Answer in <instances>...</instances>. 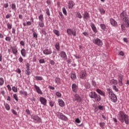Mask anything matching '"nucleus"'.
Returning <instances> with one entry per match:
<instances>
[{
    "instance_id": "f257e3e1",
    "label": "nucleus",
    "mask_w": 129,
    "mask_h": 129,
    "mask_svg": "<svg viewBox=\"0 0 129 129\" xmlns=\"http://www.w3.org/2000/svg\"><path fill=\"white\" fill-rule=\"evenodd\" d=\"M120 18L122 20V23L121 25V29L122 31H124L125 28L129 27V18L126 15V12L123 11L120 15Z\"/></svg>"
},
{
    "instance_id": "f03ea898",
    "label": "nucleus",
    "mask_w": 129,
    "mask_h": 129,
    "mask_svg": "<svg viewBox=\"0 0 129 129\" xmlns=\"http://www.w3.org/2000/svg\"><path fill=\"white\" fill-rule=\"evenodd\" d=\"M117 117L121 123L125 122V124H129L128 115L124 113L122 111H120L118 112Z\"/></svg>"
},
{
    "instance_id": "7ed1b4c3",
    "label": "nucleus",
    "mask_w": 129,
    "mask_h": 129,
    "mask_svg": "<svg viewBox=\"0 0 129 129\" xmlns=\"http://www.w3.org/2000/svg\"><path fill=\"white\" fill-rule=\"evenodd\" d=\"M107 91L109 94V97L111 99V101L114 103H115V102L117 101V97H116V95L113 93L112 90L108 88L107 89Z\"/></svg>"
},
{
    "instance_id": "20e7f679",
    "label": "nucleus",
    "mask_w": 129,
    "mask_h": 129,
    "mask_svg": "<svg viewBox=\"0 0 129 129\" xmlns=\"http://www.w3.org/2000/svg\"><path fill=\"white\" fill-rule=\"evenodd\" d=\"M31 118L33 120V122H34V123H42L43 122L42 118L36 114L31 115Z\"/></svg>"
},
{
    "instance_id": "39448f33",
    "label": "nucleus",
    "mask_w": 129,
    "mask_h": 129,
    "mask_svg": "<svg viewBox=\"0 0 129 129\" xmlns=\"http://www.w3.org/2000/svg\"><path fill=\"white\" fill-rule=\"evenodd\" d=\"M56 116H57V117L61 120H64L66 121V120H68V118L65 115L63 114V113L60 112H56Z\"/></svg>"
},
{
    "instance_id": "423d86ee",
    "label": "nucleus",
    "mask_w": 129,
    "mask_h": 129,
    "mask_svg": "<svg viewBox=\"0 0 129 129\" xmlns=\"http://www.w3.org/2000/svg\"><path fill=\"white\" fill-rule=\"evenodd\" d=\"M93 43L95 44V45H97L98 46H102L103 43H102V41L100 40V39L98 38H94L92 39Z\"/></svg>"
},
{
    "instance_id": "0eeeda50",
    "label": "nucleus",
    "mask_w": 129,
    "mask_h": 129,
    "mask_svg": "<svg viewBox=\"0 0 129 129\" xmlns=\"http://www.w3.org/2000/svg\"><path fill=\"white\" fill-rule=\"evenodd\" d=\"M39 101L41 103V104H42V105H44V106L47 105V99L43 97H39Z\"/></svg>"
},
{
    "instance_id": "6e6552de",
    "label": "nucleus",
    "mask_w": 129,
    "mask_h": 129,
    "mask_svg": "<svg viewBox=\"0 0 129 129\" xmlns=\"http://www.w3.org/2000/svg\"><path fill=\"white\" fill-rule=\"evenodd\" d=\"M82 16L84 20H89V19H90L89 13H88L87 11H84V13L82 14Z\"/></svg>"
},
{
    "instance_id": "1a4fd4ad",
    "label": "nucleus",
    "mask_w": 129,
    "mask_h": 129,
    "mask_svg": "<svg viewBox=\"0 0 129 129\" xmlns=\"http://www.w3.org/2000/svg\"><path fill=\"white\" fill-rule=\"evenodd\" d=\"M67 33L68 35L74 36V37H76V31H74L71 29H68L67 30Z\"/></svg>"
},
{
    "instance_id": "9d476101",
    "label": "nucleus",
    "mask_w": 129,
    "mask_h": 129,
    "mask_svg": "<svg viewBox=\"0 0 129 129\" xmlns=\"http://www.w3.org/2000/svg\"><path fill=\"white\" fill-rule=\"evenodd\" d=\"M59 56L62 60H67V54H66V52H65V51H61L59 54Z\"/></svg>"
},
{
    "instance_id": "9b49d317",
    "label": "nucleus",
    "mask_w": 129,
    "mask_h": 129,
    "mask_svg": "<svg viewBox=\"0 0 129 129\" xmlns=\"http://www.w3.org/2000/svg\"><path fill=\"white\" fill-rule=\"evenodd\" d=\"M123 79V76L122 74H119L118 75V81L119 86H122V79Z\"/></svg>"
},
{
    "instance_id": "f8f14e48",
    "label": "nucleus",
    "mask_w": 129,
    "mask_h": 129,
    "mask_svg": "<svg viewBox=\"0 0 129 129\" xmlns=\"http://www.w3.org/2000/svg\"><path fill=\"white\" fill-rule=\"evenodd\" d=\"M80 78L81 79H85L86 78V71H81L80 74Z\"/></svg>"
},
{
    "instance_id": "ddd939ff",
    "label": "nucleus",
    "mask_w": 129,
    "mask_h": 129,
    "mask_svg": "<svg viewBox=\"0 0 129 129\" xmlns=\"http://www.w3.org/2000/svg\"><path fill=\"white\" fill-rule=\"evenodd\" d=\"M43 53L44 55H51L52 54V50L51 49L46 48L43 50Z\"/></svg>"
},
{
    "instance_id": "4468645a",
    "label": "nucleus",
    "mask_w": 129,
    "mask_h": 129,
    "mask_svg": "<svg viewBox=\"0 0 129 129\" xmlns=\"http://www.w3.org/2000/svg\"><path fill=\"white\" fill-rule=\"evenodd\" d=\"M34 88L36 90L37 93L41 95L43 94V92H42V90H41V89H40L39 86H37L36 85H34Z\"/></svg>"
},
{
    "instance_id": "2eb2a0df",
    "label": "nucleus",
    "mask_w": 129,
    "mask_h": 129,
    "mask_svg": "<svg viewBox=\"0 0 129 129\" xmlns=\"http://www.w3.org/2000/svg\"><path fill=\"white\" fill-rule=\"evenodd\" d=\"M109 21L111 25H112L113 27H116V26H117V22H116L114 19L110 18Z\"/></svg>"
},
{
    "instance_id": "dca6fc26",
    "label": "nucleus",
    "mask_w": 129,
    "mask_h": 129,
    "mask_svg": "<svg viewBox=\"0 0 129 129\" xmlns=\"http://www.w3.org/2000/svg\"><path fill=\"white\" fill-rule=\"evenodd\" d=\"M72 90H73V92H75V93H76V92H77V91L78 90V86H77L76 84H73L72 85Z\"/></svg>"
},
{
    "instance_id": "f3484780",
    "label": "nucleus",
    "mask_w": 129,
    "mask_h": 129,
    "mask_svg": "<svg viewBox=\"0 0 129 129\" xmlns=\"http://www.w3.org/2000/svg\"><path fill=\"white\" fill-rule=\"evenodd\" d=\"M58 103L59 106H60L61 107H64V106H65V103L64 102V101H63V100L59 99L58 100Z\"/></svg>"
},
{
    "instance_id": "a211bd4d",
    "label": "nucleus",
    "mask_w": 129,
    "mask_h": 129,
    "mask_svg": "<svg viewBox=\"0 0 129 129\" xmlns=\"http://www.w3.org/2000/svg\"><path fill=\"white\" fill-rule=\"evenodd\" d=\"M91 28H92V30L94 33H97V29L96 28V27L95 26V25L94 24V23H91Z\"/></svg>"
},
{
    "instance_id": "6ab92c4d",
    "label": "nucleus",
    "mask_w": 129,
    "mask_h": 129,
    "mask_svg": "<svg viewBox=\"0 0 129 129\" xmlns=\"http://www.w3.org/2000/svg\"><path fill=\"white\" fill-rule=\"evenodd\" d=\"M97 94L95 92H91L89 94V96L90 97V98L94 99Z\"/></svg>"
},
{
    "instance_id": "aec40b11",
    "label": "nucleus",
    "mask_w": 129,
    "mask_h": 129,
    "mask_svg": "<svg viewBox=\"0 0 129 129\" xmlns=\"http://www.w3.org/2000/svg\"><path fill=\"white\" fill-rule=\"evenodd\" d=\"M94 99L96 102H99L101 100V97L99 95L97 94Z\"/></svg>"
},
{
    "instance_id": "412c9836",
    "label": "nucleus",
    "mask_w": 129,
    "mask_h": 129,
    "mask_svg": "<svg viewBox=\"0 0 129 129\" xmlns=\"http://www.w3.org/2000/svg\"><path fill=\"white\" fill-rule=\"evenodd\" d=\"M100 27L103 31H106L107 30V26L104 24H100Z\"/></svg>"
},
{
    "instance_id": "4be33fe9",
    "label": "nucleus",
    "mask_w": 129,
    "mask_h": 129,
    "mask_svg": "<svg viewBox=\"0 0 129 129\" xmlns=\"http://www.w3.org/2000/svg\"><path fill=\"white\" fill-rule=\"evenodd\" d=\"M110 84L111 85H117V80L111 79L110 80Z\"/></svg>"
},
{
    "instance_id": "5701e85b",
    "label": "nucleus",
    "mask_w": 129,
    "mask_h": 129,
    "mask_svg": "<svg viewBox=\"0 0 129 129\" xmlns=\"http://www.w3.org/2000/svg\"><path fill=\"white\" fill-rule=\"evenodd\" d=\"M21 54L23 57H26V55H27V51L25 48H23L21 50Z\"/></svg>"
},
{
    "instance_id": "b1692460",
    "label": "nucleus",
    "mask_w": 129,
    "mask_h": 129,
    "mask_svg": "<svg viewBox=\"0 0 129 129\" xmlns=\"http://www.w3.org/2000/svg\"><path fill=\"white\" fill-rule=\"evenodd\" d=\"M96 91L97 92V93L100 94L102 96H105V94L104 92H103V91H101L100 89H96Z\"/></svg>"
},
{
    "instance_id": "393cba45",
    "label": "nucleus",
    "mask_w": 129,
    "mask_h": 129,
    "mask_svg": "<svg viewBox=\"0 0 129 129\" xmlns=\"http://www.w3.org/2000/svg\"><path fill=\"white\" fill-rule=\"evenodd\" d=\"M69 9H73V7H74V2L72 1L69 2Z\"/></svg>"
},
{
    "instance_id": "a878e982",
    "label": "nucleus",
    "mask_w": 129,
    "mask_h": 129,
    "mask_svg": "<svg viewBox=\"0 0 129 129\" xmlns=\"http://www.w3.org/2000/svg\"><path fill=\"white\" fill-rule=\"evenodd\" d=\"M19 93L21 94V95H24V96H28V93L25 91L21 90L20 91Z\"/></svg>"
},
{
    "instance_id": "bb28decb",
    "label": "nucleus",
    "mask_w": 129,
    "mask_h": 129,
    "mask_svg": "<svg viewBox=\"0 0 129 129\" xmlns=\"http://www.w3.org/2000/svg\"><path fill=\"white\" fill-rule=\"evenodd\" d=\"M74 97H75V100L76 101H79V100H80V97H79V95H78V94H75Z\"/></svg>"
},
{
    "instance_id": "cd10ccee",
    "label": "nucleus",
    "mask_w": 129,
    "mask_h": 129,
    "mask_svg": "<svg viewBox=\"0 0 129 129\" xmlns=\"http://www.w3.org/2000/svg\"><path fill=\"white\" fill-rule=\"evenodd\" d=\"M12 52L14 55H17L18 53V49L16 47L12 48Z\"/></svg>"
},
{
    "instance_id": "c85d7f7f",
    "label": "nucleus",
    "mask_w": 129,
    "mask_h": 129,
    "mask_svg": "<svg viewBox=\"0 0 129 129\" xmlns=\"http://www.w3.org/2000/svg\"><path fill=\"white\" fill-rule=\"evenodd\" d=\"M54 34L57 36V37H59L60 36V32H59L58 30H53V31Z\"/></svg>"
},
{
    "instance_id": "c756f323",
    "label": "nucleus",
    "mask_w": 129,
    "mask_h": 129,
    "mask_svg": "<svg viewBox=\"0 0 129 129\" xmlns=\"http://www.w3.org/2000/svg\"><path fill=\"white\" fill-rule=\"evenodd\" d=\"M35 80L38 81H41V80H44V79L41 77V76H35Z\"/></svg>"
},
{
    "instance_id": "7c9ffc66",
    "label": "nucleus",
    "mask_w": 129,
    "mask_h": 129,
    "mask_svg": "<svg viewBox=\"0 0 129 129\" xmlns=\"http://www.w3.org/2000/svg\"><path fill=\"white\" fill-rule=\"evenodd\" d=\"M38 19L40 22H43L44 21V15L40 14L38 17Z\"/></svg>"
},
{
    "instance_id": "2f4dec72",
    "label": "nucleus",
    "mask_w": 129,
    "mask_h": 129,
    "mask_svg": "<svg viewBox=\"0 0 129 129\" xmlns=\"http://www.w3.org/2000/svg\"><path fill=\"white\" fill-rule=\"evenodd\" d=\"M55 47V49H56L57 51H59V50H60V43H59V42H56Z\"/></svg>"
},
{
    "instance_id": "473e14b6",
    "label": "nucleus",
    "mask_w": 129,
    "mask_h": 129,
    "mask_svg": "<svg viewBox=\"0 0 129 129\" xmlns=\"http://www.w3.org/2000/svg\"><path fill=\"white\" fill-rule=\"evenodd\" d=\"M38 25L39 26L40 28H44L45 24L43 21H40L38 22Z\"/></svg>"
},
{
    "instance_id": "72a5a7b5",
    "label": "nucleus",
    "mask_w": 129,
    "mask_h": 129,
    "mask_svg": "<svg viewBox=\"0 0 129 129\" xmlns=\"http://www.w3.org/2000/svg\"><path fill=\"white\" fill-rule=\"evenodd\" d=\"M55 82L57 83V84H61V79L60 78H56Z\"/></svg>"
},
{
    "instance_id": "f704fd0d",
    "label": "nucleus",
    "mask_w": 129,
    "mask_h": 129,
    "mask_svg": "<svg viewBox=\"0 0 129 129\" xmlns=\"http://www.w3.org/2000/svg\"><path fill=\"white\" fill-rule=\"evenodd\" d=\"M4 105L5 106L6 110H10L11 109V107H10V105H9V104L6 103Z\"/></svg>"
},
{
    "instance_id": "c9c22d12",
    "label": "nucleus",
    "mask_w": 129,
    "mask_h": 129,
    "mask_svg": "<svg viewBox=\"0 0 129 129\" xmlns=\"http://www.w3.org/2000/svg\"><path fill=\"white\" fill-rule=\"evenodd\" d=\"M99 12L101 15H104L105 14V10L103 8H101L99 9Z\"/></svg>"
},
{
    "instance_id": "e433bc0d",
    "label": "nucleus",
    "mask_w": 129,
    "mask_h": 129,
    "mask_svg": "<svg viewBox=\"0 0 129 129\" xmlns=\"http://www.w3.org/2000/svg\"><path fill=\"white\" fill-rule=\"evenodd\" d=\"M71 78L72 80H75L76 79V75L75 74H72L71 75Z\"/></svg>"
},
{
    "instance_id": "4c0bfd02",
    "label": "nucleus",
    "mask_w": 129,
    "mask_h": 129,
    "mask_svg": "<svg viewBox=\"0 0 129 129\" xmlns=\"http://www.w3.org/2000/svg\"><path fill=\"white\" fill-rule=\"evenodd\" d=\"M5 83V80H4V78H0V86H3V85Z\"/></svg>"
},
{
    "instance_id": "58836bf2",
    "label": "nucleus",
    "mask_w": 129,
    "mask_h": 129,
    "mask_svg": "<svg viewBox=\"0 0 129 129\" xmlns=\"http://www.w3.org/2000/svg\"><path fill=\"white\" fill-rule=\"evenodd\" d=\"M7 28L9 30H11L13 28V24L8 23H7Z\"/></svg>"
},
{
    "instance_id": "ea45409f",
    "label": "nucleus",
    "mask_w": 129,
    "mask_h": 129,
    "mask_svg": "<svg viewBox=\"0 0 129 129\" xmlns=\"http://www.w3.org/2000/svg\"><path fill=\"white\" fill-rule=\"evenodd\" d=\"M77 17L79 19H82V15H81V13L79 12H77Z\"/></svg>"
},
{
    "instance_id": "a19ab883",
    "label": "nucleus",
    "mask_w": 129,
    "mask_h": 129,
    "mask_svg": "<svg viewBox=\"0 0 129 129\" xmlns=\"http://www.w3.org/2000/svg\"><path fill=\"white\" fill-rule=\"evenodd\" d=\"M112 87L113 88V90H114V91H115L116 92H118V88L116 87V86L113 85Z\"/></svg>"
},
{
    "instance_id": "79ce46f5",
    "label": "nucleus",
    "mask_w": 129,
    "mask_h": 129,
    "mask_svg": "<svg viewBox=\"0 0 129 129\" xmlns=\"http://www.w3.org/2000/svg\"><path fill=\"white\" fill-rule=\"evenodd\" d=\"M11 40H12V37L11 36H6L5 38L6 42H11Z\"/></svg>"
},
{
    "instance_id": "37998d69",
    "label": "nucleus",
    "mask_w": 129,
    "mask_h": 129,
    "mask_svg": "<svg viewBox=\"0 0 129 129\" xmlns=\"http://www.w3.org/2000/svg\"><path fill=\"white\" fill-rule=\"evenodd\" d=\"M12 9L14 11H17V7L16 6V4L15 3L12 4Z\"/></svg>"
},
{
    "instance_id": "c03bdc74",
    "label": "nucleus",
    "mask_w": 129,
    "mask_h": 129,
    "mask_svg": "<svg viewBox=\"0 0 129 129\" xmlns=\"http://www.w3.org/2000/svg\"><path fill=\"white\" fill-rule=\"evenodd\" d=\"M13 97L16 101H17V102L19 101V99L18 98V95H17V94H13Z\"/></svg>"
},
{
    "instance_id": "a18cd8bd",
    "label": "nucleus",
    "mask_w": 129,
    "mask_h": 129,
    "mask_svg": "<svg viewBox=\"0 0 129 129\" xmlns=\"http://www.w3.org/2000/svg\"><path fill=\"white\" fill-rule=\"evenodd\" d=\"M62 13L63 14H64L65 16H67V11H66V8H62Z\"/></svg>"
},
{
    "instance_id": "49530a36",
    "label": "nucleus",
    "mask_w": 129,
    "mask_h": 129,
    "mask_svg": "<svg viewBox=\"0 0 129 129\" xmlns=\"http://www.w3.org/2000/svg\"><path fill=\"white\" fill-rule=\"evenodd\" d=\"M55 95H56V96L59 98H61V97L62 96V95H61V93L59 92H56L55 93Z\"/></svg>"
},
{
    "instance_id": "de8ad7c7",
    "label": "nucleus",
    "mask_w": 129,
    "mask_h": 129,
    "mask_svg": "<svg viewBox=\"0 0 129 129\" xmlns=\"http://www.w3.org/2000/svg\"><path fill=\"white\" fill-rule=\"evenodd\" d=\"M12 90L13 92H18V88L16 87L15 86L12 87Z\"/></svg>"
},
{
    "instance_id": "09e8293b",
    "label": "nucleus",
    "mask_w": 129,
    "mask_h": 129,
    "mask_svg": "<svg viewBox=\"0 0 129 129\" xmlns=\"http://www.w3.org/2000/svg\"><path fill=\"white\" fill-rule=\"evenodd\" d=\"M45 12H46V15H47V16L49 17V16H50V10H49V8H47L46 9H45Z\"/></svg>"
},
{
    "instance_id": "8fccbe9b",
    "label": "nucleus",
    "mask_w": 129,
    "mask_h": 129,
    "mask_svg": "<svg viewBox=\"0 0 129 129\" xmlns=\"http://www.w3.org/2000/svg\"><path fill=\"white\" fill-rule=\"evenodd\" d=\"M39 62L40 64H44V63H45V59L44 58H41L39 59Z\"/></svg>"
},
{
    "instance_id": "3c124183",
    "label": "nucleus",
    "mask_w": 129,
    "mask_h": 129,
    "mask_svg": "<svg viewBox=\"0 0 129 129\" xmlns=\"http://www.w3.org/2000/svg\"><path fill=\"white\" fill-rule=\"evenodd\" d=\"M11 17H12V14L8 13L6 16V19H10V18H11Z\"/></svg>"
},
{
    "instance_id": "603ef678",
    "label": "nucleus",
    "mask_w": 129,
    "mask_h": 129,
    "mask_svg": "<svg viewBox=\"0 0 129 129\" xmlns=\"http://www.w3.org/2000/svg\"><path fill=\"white\" fill-rule=\"evenodd\" d=\"M11 111H12L13 114H14V115H18V113L14 109H12Z\"/></svg>"
},
{
    "instance_id": "864d4df0",
    "label": "nucleus",
    "mask_w": 129,
    "mask_h": 129,
    "mask_svg": "<svg viewBox=\"0 0 129 129\" xmlns=\"http://www.w3.org/2000/svg\"><path fill=\"white\" fill-rule=\"evenodd\" d=\"M33 37L35 39H37L38 38V34L37 33L34 32H33Z\"/></svg>"
},
{
    "instance_id": "5fc2aeb1",
    "label": "nucleus",
    "mask_w": 129,
    "mask_h": 129,
    "mask_svg": "<svg viewBox=\"0 0 129 129\" xmlns=\"http://www.w3.org/2000/svg\"><path fill=\"white\" fill-rule=\"evenodd\" d=\"M27 75H30L31 74V72L30 71V69H26V70Z\"/></svg>"
},
{
    "instance_id": "6e6d98bb",
    "label": "nucleus",
    "mask_w": 129,
    "mask_h": 129,
    "mask_svg": "<svg viewBox=\"0 0 129 129\" xmlns=\"http://www.w3.org/2000/svg\"><path fill=\"white\" fill-rule=\"evenodd\" d=\"M1 93L2 94L3 96H5L6 95V92L5 91V90H2L1 92Z\"/></svg>"
},
{
    "instance_id": "4d7b16f0",
    "label": "nucleus",
    "mask_w": 129,
    "mask_h": 129,
    "mask_svg": "<svg viewBox=\"0 0 129 129\" xmlns=\"http://www.w3.org/2000/svg\"><path fill=\"white\" fill-rule=\"evenodd\" d=\"M119 55H120V56H124V52L122 51H120L119 52Z\"/></svg>"
},
{
    "instance_id": "13d9d810",
    "label": "nucleus",
    "mask_w": 129,
    "mask_h": 129,
    "mask_svg": "<svg viewBox=\"0 0 129 129\" xmlns=\"http://www.w3.org/2000/svg\"><path fill=\"white\" fill-rule=\"evenodd\" d=\"M98 108L100 110H103V106H101V105H99L98 106Z\"/></svg>"
},
{
    "instance_id": "bf43d9fd",
    "label": "nucleus",
    "mask_w": 129,
    "mask_h": 129,
    "mask_svg": "<svg viewBox=\"0 0 129 129\" xmlns=\"http://www.w3.org/2000/svg\"><path fill=\"white\" fill-rule=\"evenodd\" d=\"M76 122H77V123H80V122H81V121L80 120V119H79V118H77V119H76L75 120Z\"/></svg>"
},
{
    "instance_id": "052dcab7",
    "label": "nucleus",
    "mask_w": 129,
    "mask_h": 129,
    "mask_svg": "<svg viewBox=\"0 0 129 129\" xmlns=\"http://www.w3.org/2000/svg\"><path fill=\"white\" fill-rule=\"evenodd\" d=\"M12 34H13V35L16 34V29L14 28H12Z\"/></svg>"
},
{
    "instance_id": "680f3d73",
    "label": "nucleus",
    "mask_w": 129,
    "mask_h": 129,
    "mask_svg": "<svg viewBox=\"0 0 129 129\" xmlns=\"http://www.w3.org/2000/svg\"><path fill=\"white\" fill-rule=\"evenodd\" d=\"M49 63H50V64H51V65H53V66L55 65V62L53 60H50Z\"/></svg>"
},
{
    "instance_id": "e2e57ef3",
    "label": "nucleus",
    "mask_w": 129,
    "mask_h": 129,
    "mask_svg": "<svg viewBox=\"0 0 129 129\" xmlns=\"http://www.w3.org/2000/svg\"><path fill=\"white\" fill-rule=\"evenodd\" d=\"M26 112L27 113V114H28V115H30V114H31V112L30 111V110L28 109L26 110Z\"/></svg>"
},
{
    "instance_id": "0e129e2a",
    "label": "nucleus",
    "mask_w": 129,
    "mask_h": 129,
    "mask_svg": "<svg viewBox=\"0 0 129 129\" xmlns=\"http://www.w3.org/2000/svg\"><path fill=\"white\" fill-rule=\"evenodd\" d=\"M49 105L51 106V107H53L54 106V102H49Z\"/></svg>"
},
{
    "instance_id": "69168bd1",
    "label": "nucleus",
    "mask_w": 129,
    "mask_h": 129,
    "mask_svg": "<svg viewBox=\"0 0 129 129\" xmlns=\"http://www.w3.org/2000/svg\"><path fill=\"white\" fill-rule=\"evenodd\" d=\"M16 71L19 74H20L21 73V72H22V71H21V69H17Z\"/></svg>"
},
{
    "instance_id": "338daca9",
    "label": "nucleus",
    "mask_w": 129,
    "mask_h": 129,
    "mask_svg": "<svg viewBox=\"0 0 129 129\" xmlns=\"http://www.w3.org/2000/svg\"><path fill=\"white\" fill-rule=\"evenodd\" d=\"M20 44L21 46H25V42L24 41H20Z\"/></svg>"
},
{
    "instance_id": "774afa93",
    "label": "nucleus",
    "mask_w": 129,
    "mask_h": 129,
    "mask_svg": "<svg viewBox=\"0 0 129 129\" xmlns=\"http://www.w3.org/2000/svg\"><path fill=\"white\" fill-rule=\"evenodd\" d=\"M26 69H30V64L29 63H26Z\"/></svg>"
}]
</instances>
